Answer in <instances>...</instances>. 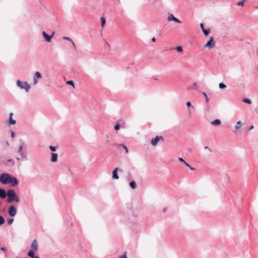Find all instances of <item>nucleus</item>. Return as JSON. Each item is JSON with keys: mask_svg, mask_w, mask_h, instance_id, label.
I'll list each match as a JSON object with an SVG mask.
<instances>
[{"mask_svg": "<svg viewBox=\"0 0 258 258\" xmlns=\"http://www.w3.org/2000/svg\"><path fill=\"white\" fill-rule=\"evenodd\" d=\"M22 148H23V147H22V146L21 145V146L19 147V150H18V152L19 153H21V152H22Z\"/></svg>", "mask_w": 258, "mask_h": 258, "instance_id": "nucleus-37", "label": "nucleus"}, {"mask_svg": "<svg viewBox=\"0 0 258 258\" xmlns=\"http://www.w3.org/2000/svg\"><path fill=\"white\" fill-rule=\"evenodd\" d=\"M42 34L43 37L44 38L45 41L46 42H49L51 41V39L54 34V32L53 31L51 35L47 34L44 31L42 32Z\"/></svg>", "mask_w": 258, "mask_h": 258, "instance_id": "nucleus-7", "label": "nucleus"}, {"mask_svg": "<svg viewBox=\"0 0 258 258\" xmlns=\"http://www.w3.org/2000/svg\"><path fill=\"white\" fill-rule=\"evenodd\" d=\"M179 161L181 162H183V163H184V162H185L184 159L181 157L179 158L178 159Z\"/></svg>", "mask_w": 258, "mask_h": 258, "instance_id": "nucleus-38", "label": "nucleus"}, {"mask_svg": "<svg viewBox=\"0 0 258 258\" xmlns=\"http://www.w3.org/2000/svg\"><path fill=\"white\" fill-rule=\"evenodd\" d=\"M126 252H124L119 258H127Z\"/></svg>", "mask_w": 258, "mask_h": 258, "instance_id": "nucleus-34", "label": "nucleus"}, {"mask_svg": "<svg viewBox=\"0 0 258 258\" xmlns=\"http://www.w3.org/2000/svg\"><path fill=\"white\" fill-rule=\"evenodd\" d=\"M58 155L56 153H51V161L52 162H55L57 161Z\"/></svg>", "mask_w": 258, "mask_h": 258, "instance_id": "nucleus-14", "label": "nucleus"}, {"mask_svg": "<svg viewBox=\"0 0 258 258\" xmlns=\"http://www.w3.org/2000/svg\"><path fill=\"white\" fill-rule=\"evenodd\" d=\"M12 177L8 173H2L0 176V182L3 184H9Z\"/></svg>", "mask_w": 258, "mask_h": 258, "instance_id": "nucleus-1", "label": "nucleus"}, {"mask_svg": "<svg viewBox=\"0 0 258 258\" xmlns=\"http://www.w3.org/2000/svg\"><path fill=\"white\" fill-rule=\"evenodd\" d=\"M71 42L72 43L73 46L75 48L76 45H75V44L74 43V42H73V41H72Z\"/></svg>", "mask_w": 258, "mask_h": 258, "instance_id": "nucleus-51", "label": "nucleus"}, {"mask_svg": "<svg viewBox=\"0 0 258 258\" xmlns=\"http://www.w3.org/2000/svg\"><path fill=\"white\" fill-rule=\"evenodd\" d=\"M205 149L209 150L210 152H211V150L207 146L205 147Z\"/></svg>", "mask_w": 258, "mask_h": 258, "instance_id": "nucleus-45", "label": "nucleus"}, {"mask_svg": "<svg viewBox=\"0 0 258 258\" xmlns=\"http://www.w3.org/2000/svg\"><path fill=\"white\" fill-rule=\"evenodd\" d=\"M176 49L179 52H181L183 50L182 48V47L181 46H177L176 48Z\"/></svg>", "mask_w": 258, "mask_h": 258, "instance_id": "nucleus-28", "label": "nucleus"}, {"mask_svg": "<svg viewBox=\"0 0 258 258\" xmlns=\"http://www.w3.org/2000/svg\"><path fill=\"white\" fill-rule=\"evenodd\" d=\"M49 148L50 150L51 151H52V152H54V151H56V147H55V146H50L49 147Z\"/></svg>", "mask_w": 258, "mask_h": 258, "instance_id": "nucleus-27", "label": "nucleus"}, {"mask_svg": "<svg viewBox=\"0 0 258 258\" xmlns=\"http://www.w3.org/2000/svg\"><path fill=\"white\" fill-rule=\"evenodd\" d=\"M242 101L243 102L248 104H250L251 103V100L248 98H244L243 99Z\"/></svg>", "mask_w": 258, "mask_h": 258, "instance_id": "nucleus-22", "label": "nucleus"}, {"mask_svg": "<svg viewBox=\"0 0 258 258\" xmlns=\"http://www.w3.org/2000/svg\"><path fill=\"white\" fill-rule=\"evenodd\" d=\"M8 213L11 217H14L17 213V210L14 205H12L8 209Z\"/></svg>", "mask_w": 258, "mask_h": 258, "instance_id": "nucleus-6", "label": "nucleus"}, {"mask_svg": "<svg viewBox=\"0 0 258 258\" xmlns=\"http://www.w3.org/2000/svg\"><path fill=\"white\" fill-rule=\"evenodd\" d=\"M188 114H189V116H191V111H190V108H189V109H188Z\"/></svg>", "mask_w": 258, "mask_h": 258, "instance_id": "nucleus-48", "label": "nucleus"}, {"mask_svg": "<svg viewBox=\"0 0 258 258\" xmlns=\"http://www.w3.org/2000/svg\"><path fill=\"white\" fill-rule=\"evenodd\" d=\"M42 78L41 73L39 72H36L33 76V85L34 86L36 85L39 82L40 79Z\"/></svg>", "mask_w": 258, "mask_h": 258, "instance_id": "nucleus-4", "label": "nucleus"}, {"mask_svg": "<svg viewBox=\"0 0 258 258\" xmlns=\"http://www.w3.org/2000/svg\"><path fill=\"white\" fill-rule=\"evenodd\" d=\"M253 128V125H250L249 127V130H251Z\"/></svg>", "mask_w": 258, "mask_h": 258, "instance_id": "nucleus-47", "label": "nucleus"}, {"mask_svg": "<svg viewBox=\"0 0 258 258\" xmlns=\"http://www.w3.org/2000/svg\"><path fill=\"white\" fill-rule=\"evenodd\" d=\"M168 21H173L174 22H176L177 23H181V21H180L179 20H178V19H177L176 18H175L172 14H168V19H167Z\"/></svg>", "mask_w": 258, "mask_h": 258, "instance_id": "nucleus-11", "label": "nucleus"}, {"mask_svg": "<svg viewBox=\"0 0 258 258\" xmlns=\"http://www.w3.org/2000/svg\"><path fill=\"white\" fill-rule=\"evenodd\" d=\"M17 194L13 189H8L7 191V202L8 203H12L14 201L15 197Z\"/></svg>", "mask_w": 258, "mask_h": 258, "instance_id": "nucleus-2", "label": "nucleus"}, {"mask_svg": "<svg viewBox=\"0 0 258 258\" xmlns=\"http://www.w3.org/2000/svg\"><path fill=\"white\" fill-rule=\"evenodd\" d=\"M203 94L204 95V96H205V98H206V102H208L209 101V99H208V97L207 94L205 92H203Z\"/></svg>", "mask_w": 258, "mask_h": 258, "instance_id": "nucleus-33", "label": "nucleus"}, {"mask_svg": "<svg viewBox=\"0 0 258 258\" xmlns=\"http://www.w3.org/2000/svg\"><path fill=\"white\" fill-rule=\"evenodd\" d=\"M219 87L220 89H225L226 87V85H225L224 83H220L219 84Z\"/></svg>", "mask_w": 258, "mask_h": 258, "instance_id": "nucleus-23", "label": "nucleus"}, {"mask_svg": "<svg viewBox=\"0 0 258 258\" xmlns=\"http://www.w3.org/2000/svg\"><path fill=\"white\" fill-rule=\"evenodd\" d=\"M189 169H191V170H195V168L191 167L190 166H189Z\"/></svg>", "mask_w": 258, "mask_h": 258, "instance_id": "nucleus-50", "label": "nucleus"}, {"mask_svg": "<svg viewBox=\"0 0 258 258\" xmlns=\"http://www.w3.org/2000/svg\"><path fill=\"white\" fill-rule=\"evenodd\" d=\"M163 211V212H165L166 211V209H164Z\"/></svg>", "mask_w": 258, "mask_h": 258, "instance_id": "nucleus-52", "label": "nucleus"}, {"mask_svg": "<svg viewBox=\"0 0 258 258\" xmlns=\"http://www.w3.org/2000/svg\"><path fill=\"white\" fill-rule=\"evenodd\" d=\"M62 39L64 40H67L70 41L71 42H72L73 41L71 38H70L69 37H67V36H63L62 37Z\"/></svg>", "mask_w": 258, "mask_h": 258, "instance_id": "nucleus-29", "label": "nucleus"}, {"mask_svg": "<svg viewBox=\"0 0 258 258\" xmlns=\"http://www.w3.org/2000/svg\"><path fill=\"white\" fill-rule=\"evenodd\" d=\"M13 222H14L13 219H10L8 221V223L9 225H11Z\"/></svg>", "mask_w": 258, "mask_h": 258, "instance_id": "nucleus-35", "label": "nucleus"}, {"mask_svg": "<svg viewBox=\"0 0 258 258\" xmlns=\"http://www.w3.org/2000/svg\"><path fill=\"white\" fill-rule=\"evenodd\" d=\"M13 115V113H11L10 114V117H9V124H15L16 123V121L15 119H13L12 118Z\"/></svg>", "mask_w": 258, "mask_h": 258, "instance_id": "nucleus-15", "label": "nucleus"}, {"mask_svg": "<svg viewBox=\"0 0 258 258\" xmlns=\"http://www.w3.org/2000/svg\"><path fill=\"white\" fill-rule=\"evenodd\" d=\"M130 186L132 188L135 189L137 187V184L135 181L133 180L130 182Z\"/></svg>", "mask_w": 258, "mask_h": 258, "instance_id": "nucleus-18", "label": "nucleus"}, {"mask_svg": "<svg viewBox=\"0 0 258 258\" xmlns=\"http://www.w3.org/2000/svg\"><path fill=\"white\" fill-rule=\"evenodd\" d=\"M196 85H197V83H195L193 84V85H192V87L191 89H195V90H196V88H195V87L196 86Z\"/></svg>", "mask_w": 258, "mask_h": 258, "instance_id": "nucleus-42", "label": "nucleus"}, {"mask_svg": "<svg viewBox=\"0 0 258 258\" xmlns=\"http://www.w3.org/2000/svg\"><path fill=\"white\" fill-rule=\"evenodd\" d=\"M1 249L2 250L4 251H6L7 250V248H6V247H2V248H1Z\"/></svg>", "mask_w": 258, "mask_h": 258, "instance_id": "nucleus-43", "label": "nucleus"}, {"mask_svg": "<svg viewBox=\"0 0 258 258\" xmlns=\"http://www.w3.org/2000/svg\"><path fill=\"white\" fill-rule=\"evenodd\" d=\"M5 223V219L3 216H0V226L4 224Z\"/></svg>", "mask_w": 258, "mask_h": 258, "instance_id": "nucleus-24", "label": "nucleus"}, {"mask_svg": "<svg viewBox=\"0 0 258 258\" xmlns=\"http://www.w3.org/2000/svg\"><path fill=\"white\" fill-rule=\"evenodd\" d=\"M14 202H15L17 203H18L20 202V199H19V197L17 196V195H16V197H15Z\"/></svg>", "mask_w": 258, "mask_h": 258, "instance_id": "nucleus-26", "label": "nucleus"}, {"mask_svg": "<svg viewBox=\"0 0 258 258\" xmlns=\"http://www.w3.org/2000/svg\"><path fill=\"white\" fill-rule=\"evenodd\" d=\"M211 123L212 124V125H220V123H221V121L220 119H216L213 121H212Z\"/></svg>", "mask_w": 258, "mask_h": 258, "instance_id": "nucleus-16", "label": "nucleus"}, {"mask_svg": "<svg viewBox=\"0 0 258 258\" xmlns=\"http://www.w3.org/2000/svg\"><path fill=\"white\" fill-rule=\"evenodd\" d=\"M100 20L101 23V27H103L106 22L105 19L104 17H101Z\"/></svg>", "mask_w": 258, "mask_h": 258, "instance_id": "nucleus-21", "label": "nucleus"}, {"mask_svg": "<svg viewBox=\"0 0 258 258\" xmlns=\"http://www.w3.org/2000/svg\"><path fill=\"white\" fill-rule=\"evenodd\" d=\"M152 41L153 42H155V41H156V38H155V37L152 38Z\"/></svg>", "mask_w": 258, "mask_h": 258, "instance_id": "nucleus-49", "label": "nucleus"}, {"mask_svg": "<svg viewBox=\"0 0 258 258\" xmlns=\"http://www.w3.org/2000/svg\"><path fill=\"white\" fill-rule=\"evenodd\" d=\"M200 27H201V29H202V30L205 29L204 28V24L202 23L200 24Z\"/></svg>", "mask_w": 258, "mask_h": 258, "instance_id": "nucleus-41", "label": "nucleus"}, {"mask_svg": "<svg viewBox=\"0 0 258 258\" xmlns=\"http://www.w3.org/2000/svg\"><path fill=\"white\" fill-rule=\"evenodd\" d=\"M119 146L122 147L126 151V153H127L128 152V150H127V147L123 144H119Z\"/></svg>", "mask_w": 258, "mask_h": 258, "instance_id": "nucleus-32", "label": "nucleus"}, {"mask_svg": "<svg viewBox=\"0 0 258 258\" xmlns=\"http://www.w3.org/2000/svg\"><path fill=\"white\" fill-rule=\"evenodd\" d=\"M7 144L8 145H9V143H8V141L7 142Z\"/></svg>", "mask_w": 258, "mask_h": 258, "instance_id": "nucleus-53", "label": "nucleus"}, {"mask_svg": "<svg viewBox=\"0 0 258 258\" xmlns=\"http://www.w3.org/2000/svg\"><path fill=\"white\" fill-rule=\"evenodd\" d=\"M159 140H163V138L162 136H156L155 138L151 140V143L153 146H155Z\"/></svg>", "mask_w": 258, "mask_h": 258, "instance_id": "nucleus-8", "label": "nucleus"}, {"mask_svg": "<svg viewBox=\"0 0 258 258\" xmlns=\"http://www.w3.org/2000/svg\"><path fill=\"white\" fill-rule=\"evenodd\" d=\"M215 45V42L213 37H210L209 40L204 46V47H208L209 49L213 48Z\"/></svg>", "mask_w": 258, "mask_h": 258, "instance_id": "nucleus-5", "label": "nucleus"}, {"mask_svg": "<svg viewBox=\"0 0 258 258\" xmlns=\"http://www.w3.org/2000/svg\"><path fill=\"white\" fill-rule=\"evenodd\" d=\"M17 85L21 89H24L26 92H28L30 89V86L26 81L22 82L20 80L17 81Z\"/></svg>", "mask_w": 258, "mask_h": 258, "instance_id": "nucleus-3", "label": "nucleus"}, {"mask_svg": "<svg viewBox=\"0 0 258 258\" xmlns=\"http://www.w3.org/2000/svg\"><path fill=\"white\" fill-rule=\"evenodd\" d=\"M203 32L205 36H208L210 32V29H204V30H203Z\"/></svg>", "mask_w": 258, "mask_h": 258, "instance_id": "nucleus-20", "label": "nucleus"}, {"mask_svg": "<svg viewBox=\"0 0 258 258\" xmlns=\"http://www.w3.org/2000/svg\"><path fill=\"white\" fill-rule=\"evenodd\" d=\"M14 136H15V133H14V132H13V131H12V133H11V137H12V138H14Z\"/></svg>", "mask_w": 258, "mask_h": 258, "instance_id": "nucleus-44", "label": "nucleus"}, {"mask_svg": "<svg viewBox=\"0 0 258 258\" xmlns=\"http://www.w3.org/2000/svg\"><path fill=\"white\" fill-rule=\"evenodd\" d=\"M119 127L120 124L118 123L116 124V125L114 126V129L116 131L118 130L119 129Z\"/></svg>", "mask_w": 258, "mask_h": 258, "instance_id": "nucleus-30", "label": "nucleus"}, {"mask_svg": "<svg viewBox=\"0 0 258 258\" xmlns=\"http://www.w3.org/2000/svg\"><path fill=\"white\" fill-rule=\"evenodd\" d=\"M66 83H67V84H69V85H72V86H73L74 87H75V86H74V82H73V81H72V80L67 81Z\"/></svg>", "mask_w": 258, "mask_h": 258, "instance_id": "nucleus-25", "label": "nucleus"}, {"mask_svg": "<svg viewBox=\"0 0 258 258\" xmlns=\"http://www.w3.org/2000/svg\"><path fill=\"white\" fill-rule=\"evenodd\" d=\"M7 196V192L3 188H0V198L5 199Z\"/></svg>", "mask_w": 258, "mask_h": 258, "instance_id": "nucleus-12", "label": "nucleus"}, {"mask_svg": "<svg viewBox=\"0 0 258 258\" xmlns=\"http://www.w3.org/2000/svg\"><path fill=\"white\" fill-rule=\"evenodd\" d=\"M184 164H185L186 166H187V167H189V166H190V165H189V164H188L186 162H184Z\"/></svg>", "mask_w": 258, "mask_h": 258, "instance_id": "nucleus-46", "label": "nucleus"}, {"mask_svg": "<svg viewBox=\"0 0 258 258\" xmlns=\"http://www.w3.org/2000/svg\"><path fill=\"white\" fill-rule=\"evenodd\" d=\"M8 162H12V165H14V161L12 159H9L8 160Z\"/></svg>", "mask_w": 258, "mask_h": 258, "instance_id": "nucleus-39", "label": "nucleus"}, {"mask_svg": "<svg viewBox=\"0 0 258 258\" xmlns=\"http://www.w3.org/2000/svg\"><path fill=\"white\" fill-rule=\"evenodd\" d=\"M19 183L18 179L15 177H12L11 178V181H10L9 184H10L11 186L14 187L17 185Z\"/></svg>", "mask_w": 258, "mask_h": 258, "instance_id": "nucleus-10", "label": "nucleus"}, {"mask_svg": "<svg viewBox=\"0 0 258 258\" xmlns=\"http://www.w3.org/2000/svg\"><path fill=\"white\" fill-rule=\"evenodd\" d=\"M241 122L240 121H238L237 122L236 124L235 125V129L236 130H238L241 127Z\"/></svg>", "mask_w": 258, "mask_h": 258, "instance_id": "nucleus-19", "label": "nucleus"}, {"mask_svg": "<svg viewBox=\"0 0 258 258\" xmlns=\"http://www.w3.org/2000/svg\"><path fill=\"white\" fill-rule=\"evenodd\" d=\"M21 157L23 158H26V155L24 153V152H21V153H19Z\"/></svg>", "mask_w": 258, "mask_h": 258, "instance_id": "nucleus-36", "label": "nucleus"}, {"mask_svg": "<svg viewBox=\"0 0 258 258\" xmlns=\"http://www.w3.org/2000/svg\"><path fill=\"white\" fill-rule=\"evenodd\" d=\"M34 250H30L28 253V255L31 258H35L37 257V256H35L34 254Z\"/></svg>", "mask_w": 258, "mask_h": 258, "instance_id": "nucleus-17", "label": "nucleus"}, {"mask_svg": "<svg viewBox=\"0 0 258 258\" xmlns=\"http://www.w3.org/2000/svg\"><path fill=\"white\" fill-rule=\"evenodd\" d=\"M31 247L34 250L36 251L37 250V249H38V244H37V242L36 240H34L32 241V242L31 243Z\"/></svg>", "mask_w": 258, "mask_h": 258, "instance_id": "nucleus-13", "label": "nucleus"}, {"mask_svg": "<svg viewBox=\"0 0 258 258\" xmlns=\"http://www.w3.org/2000/svg\"><path fill=\"white\" fill-rule=\"evenodd\" d=\"M118 170H119L120 172L123 171V170L121 169H119L118 168H115L112 171V177L113 179H118L119 178V176L117 175Z\"/></svg>", "mask_w": 258, "mask_h": 258, "instance_id": "nucleus-9", "label": "nucleus"}, {"mask_svg": "<svg viewBox=\"0 0 258 258\" xmlns=\"http://www.w3.org/2000/svg\"><path fill=\"white\" fill-rule=\"evenodd\" d=\"M35 258H39V257L38 256H37V257H35Z\"/></svg>", "mask_w": 258, "mask_h": 258, "instance_id": "nucleus-54", "label": "nucleus"}, {"mask_svg": "<svg viewBox=\"0 0 258 258\" xmlns=\"http://www.w3.org/2000/svg\"><path fill=\"white\" fill-rule=\"evenodd\" d=\"M244 1L239 2L237 4V5L238 6H243V4H244Z\"/></svg>", "mask_w": 258, "mask_h": 258, "instance_id": "nucleus-31", "label": "nucleus"}, {"mask_svg": "<svg viewBox=\"0 0 258 258\" xmlns=\"http://www.w3.org/2000/svg\"><path fill=\"white\" fill-rule=\"evenodd\" d=\"M186 106L189 108L190 106H191V103L190 102H186Z\"/></svg>", "mask_w": 258, "mask_h": 258, "instance_id": "nucleus-40", "label": "nucleus"}]
</instances>
